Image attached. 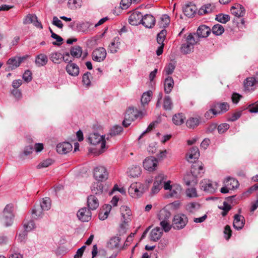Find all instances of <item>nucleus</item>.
Here are the masks:
<instances>
[{"label":"nucleus","instance_id":"f03ea898","mask_svg":"<svg viewBox=\"0 0 258 258\" xmlns=\"http://www.w3.org/2000/svg\"><path fill=\"white\" fill-rule=\"evenodd\" d=\"M88 141L92 145L100 146V154L103 152V149L105 148V140L103 136L97 133L91 134L88 138Z\"/></svg>","mask_w":258,"mask_h":258},{"label":"nucleus","instance_id":"4c0bfd02","mask_svg":"<svg viewBox=\"0 0 258 258\" xmlns=\"http://www.w3.org/2000/svg\"><path fill=\"white\" fill-rule=\"evenodd\" d=\"M152 96V92L148 91L143 93L141 98V104L143 106L147 105L150 101Z\"/></svg>","mask_w":258,"mask_h":258},{"label":"nucleus","instance_id":"8fccbe9b","mask_svg":"<svg viewBox=\"0 0 258 258\" xmlns=\"http://www.w3.org/2000/svg\"><path fill=\"white\" fill-rule=\"evenodd\" d=\"M123 131V128L121 126L114 125L110 130L109 134L111 136H115L120 134Z\"/></svg>","mask_w":258,"mask_h":258},{"label":"nucleus","instance_id":"a878e982","mask_svg":"<svg viewBox=\"0 0 258 258\" xmlns=\"http://www.w3.org/2000/svg\"><path fill=\"white\" fill-rule=\"evenodd\" d=\"M211 32L210 28L206 25H201L199 27L197 34L199 37H207L209 36Z\"/></svg>","mask_w":258,"mask_h":258},{"label":"nucleus","instance_id":"7c9ffc66","mask_svg":"<svg viewBox=\"0 0 258 258\" xmlns=\"http://www.w3.org/2000/svg\"><path fill=\"white\" fill-rule=\"evenodd\" d=\"M120 209L124 222H128L130 220V217L131 216V210L128 207L125 206H122Z\"/></svg>","mask_w":258,"mask_h":258},{"label":"nucleus","instance_id":"c03bdc74","mask_svg":"<svg viewBox=\"0 0 258 258\" xmlns=\"http://www.w3.org/2000/svg\"><path fill=\"white\" fill-rule=\"evenodd\" d=\"M70 53L73 57L79 58L82 53V48L79 46H75L71 48Z\"/></svg>","mask_w":258,"mask_h":258},{"label":"nucleus","instance_id":"79ce46f5","mask_svg":"<svg viewBox=\"0 0 258 258\" xmlns=\"http://www.w3.org/2000/svg\"><path fill=\"white\" fill-rule=\"evenodd\" d=\"M91 190L94 194H100L103 191V185L102 183L98 182L94 183L91 187Z\"/></svg>","mask_w":258,"mask_h":258},{"label":"nucleus","instance_id":"a18cd8bd","mask_svg":"<svg viewBox=\"0 0 258 258\" xmlns=\"http://www.w3.org/2000/svg\"><path fill=\"white\" fill-rule=\"evenodd\" d=\"M173 107V103L169 96H165L163 99V108L166 110H171Z\"/></svg>","mask_w":258,"mask_h":258},{"label":"nucleus","instance_id":"774afa93","mask_svg":"<svg viewBox=\"0 0 258 258\" xmlns=\"http://www.w3.org/2000/svg\"><path fill=\"white\" fill-rule=\"evenodd\" d=\"M232 231L230 226L226 225L224 228V237L226 240H228L231 236Z\"/></svg>","mask_w":258,"mask_h":258},{"label":"nucleus","instance_id":"b1692460","mask_svg":"<svg viewBox=\"0 0 258 258\" xmlns=\"http://www.w3.org/2000/svg\"><path fill=\"white\" fill-rule=\"evenodd\" d=\"M197 10V8L196 5L191 3L185 5L183 8V12L184 14L188 17L193 16L196 13Z\"/></svg>","mask_w":258,"mask_h":258},{"label":"nucleus","instance_id":"13d9d810","mask_svg":"<svg viewBox=\"0 0 258 258\" xmlns=\"http://www.w3.org/2000/svg\"><path fill=\"white\" fill-rule=\"evenodd\" d=\"M52 160L51 159H47L41 162L37 166L38 169L42 168H46L52 164Z\"/></svg>","mask_w":258,"mask_h":258},{"label":"nucleus","instance_id":"864d4df0","mask_svg":"<svg viewBox=\"0 0 258 258\" xmlns=\"http://www.w3.org/2000/svg\"><path fill=\"white\" fill-rule=\"evenodd\" d=\"M91 74L90 72H87L83 75L82 77V82L84 85H85L86 87H89L91 85Z\"/></svg>","mask_w":258,"mask_h":258},{"label":"nucleus","instance_id":"dca6fc26","mask_svg":"<svg viewBox=\"0 0 258 258\" xmlns=\"http://www.w3.org/2000/svg\"><path fill=\"white\" fill-rule=\"evenodd\" d=\"M230 11L232 15L238 18L243 17L245 12L244 8L238 4H235L232 6Z\"/></svg>","mask_w":258,"mask_h":258},{"label":"nucleus","instance_id":"39448f33","mask_svg":"<svg viewBox=\"0 0 258 258\" xmlns=\"http://www.w3.org/2000/svg\"><path fill=\"white\" fill-rule=\"evenodd\" d=\"M14 217L13 214V206L12 205H7L3 211V220L6 226L12 225Z\"/></svg>","mask_w":258,"mask_h":258},{"label":"nucleus","instance_id":"09e8293b","mask_svg":"<svg viewBox=\"0 0 258 258\" xmlns=\"http://www.w3.org/2000/svg\"><path fill=\"white\" fill-rule=\"evenodd\" d=\"M186 125L188 127L194 128L199 124V119L197 117H191L186 121Z\"/></svg>","mask_w":258,"mask_h":258},{"label":"nucleus","instance_id":"603ef678","mask_svg":"<svg viewBox=\"0 0 258 258\" xmlns=\"http://www.w3.org/2000/svg\"><path fill=\"white\" fill-rule=\"evenodd\" d=\"M216 20L221 23L225 24L230 20V16L226 14H219L216 15Z\"/></svg>","mask_w":258,"mask_h":258},{"label":"nucleus","instance_id":"c9c22d12","mask_svg":"<svg viewBox=\"0 0 258 258\" xmlns=\"http://www.w3.org/2000/svg\"><path fill=\"white\" fill-rule=\"evenodd\" d=\"M214 108L218 113L226 112L229 109V106L227 103H217L214 105Z\"/></svg>","mask_w":258,"mask_h":258},{"label":"nucleus","instance_id":"f704fd0d","mask_svg":"<svg viewBox=\"0 0 258 258\" xmlns=\"http://www.w3.org/2000/svg\"><path fill=\"white\" fill-rule=\"evenodd\" d=\"M170 216L171 214L168 211L165 209H163L159 211L158 214V218L160 222H162L163 221H164L169 220Z\"/></svg>","mask_w":258,"mask_h":258},{"label":"nucleus","instance_id":"e2e57ef3","mask_svg":"<svg viewBox=\"0 0 258 258\" xmlns=\"http://www.w3.org/2000/svg\"><path fill=\"white\" fill-rule=\"evenodd\" d=\"M23 80L28 83L32 79V73L30 70H26L23 75Z\"/></svg>","mask_w":258,"mask_h":258},{"label":"nucleus","instance_id":"e433bc0d","mask_svg":"<svg viewBox=\"0 0 258 258\" xmlns=\"http://www.w3.org/2000/svg\"><path fill=\"white\" fill-rule=\"evenodd\" d=\"M62 54L58 52H52L49 55L50 59L54 63H60L62 61Z\"/></svg>","mask_w":258,"mask_h":258},{"label":"nucleus","instance_id":"412c9836","mask_svg":"<svg viewBox=\"0 0 258 258\" xmlns=\"http://www.w3.org/2000/svg\"><path fill=\"white\" fill-rule=\"evenodd\" d=\"M72 149V146L69 142L59 143L56 146V151L59 154H66L68 152L71 151Z\"/></svg>","mask_w":258,"mask_h":258},{"label":"nucleus","instance_id":"423d86ee","mask_svg":"<svg viewBox=\"0 0 258 258\" xmlns=\"http://www.w3.org/2000/svg\"><path fill=\"white\" fill-rule=\"evenodd\" d=\"M188 219L184 214H177L175 215L173 220L172 226L174 229H181L186 225Z\"/></svg>","mask_w":258,"mask_h":258},{"label":"nucleus","instance_id":"bf43d9fd","mask_svg":"<svg viewBox=\"0 0 258 258\" xmlns=\"http://www.w3.org/2000/svg\"><path fill=\"white\" fill-rule=\"evenodd\" d=\"M200 205L197 203H191L186 206V209L190 212H194L196 209H199Z\"/></svg>","mask_w":258,"mask_h":258},{"label":"nucleus","instance_id":"37998d69","mask_svg":"<svg viewBox=\"0 0 258 258\" xmlns=\"http://www.w3.org/2000/svg\"><path fill=\"white\" fill-rule=\"evenodd\" d=\"M213 7L210 4H207L202 6L199 10L198 14L200 15H203L208 13H210L213 11Z\"/></svg>","mask_w":258,"mask_h":258},{"label":"nucleus","instance_id":"4468645a","mask_svg":"<svg viewBox=\"0 0 258 258\" xmlns=\"http://www.w3.org/2000/svg\"><path fill=\"white\" fill-rule=\"evenodd\" d=\"M106 51L103 47L96 49L92 52V58L97 62L103 61L106 57Z\"/></svg>","mask_w":258,"mask_h":258},{"label":"nucleus","instance_id":"bb28decb","mask_svg":"<svg viewBox=\"0 0 258 258\" xmlns=\"http://www.w3.org/2000/svg\"><path fill=\"white\" fill-rule=\"evenodd\" d=\"M120 238L118 236H115L111 237L109 240L107 242V246L108 248L114 249L118 248L119 246V242Z\"/></svg>","mask_w":258,"mask_h":258},{"label":"nucleus","instance_id":"69168bd1","mask_svg":"<svg viewBox=\"0 0 258 258\" xmlns=\"http://www.w3.org/2000/svg\"><path fill=\"white\" fill-rule=\"evenodd\" d=\"M229 128V125L228 123H224L220 124L218 127V131L219 134H222L226 132Z\"/></svg>","mask_w":258,"mask_h":258},{"label":"nucleus","instance_id":"5701e85b","mask_svg":"<svg viewBox=\"0 0 258 258\" xmlns=\"http://www.w3.org/2000/svg\"><path fill=\"white\" fill-rule=\"evenodd\" d=\"M88 209L91 210H96L99 206V202L97 198L93 196L90 195L87 199Z\"/></svg>","mask_w":258,"mask_h":258},{"label":"nucleus","instance_id":"4d7b16f0","mask_svg":"<svg viewBox=\"0 0 258 258\" xmlns=\"http://www.w3.org/2000/svg\"><path fill=\"white\" fill-rule=\"evenodd\" d=\"M170 23V18L167 15H163L161 18V22H160V27H166Z\"/></svg>","mask_w":258,"mask_h":258},{"label":"nucleus","instance_id":"aec40b11","mask_svg":"<svg viewBox=\"0 0 258 258\" xmlns=\"http://www.w3.org/2000/svg\"><path fill=\"white\" fill-rule=\"evenodd\" d=\"M200 156V152L197 147H192L189 151L186 156V159L189 162H194L198 159Z\"/></svg>","mask_w":258,"mask_h":258},{"label":"nucleus","instance_id":"6ab92c4d","mask_svg":"<svg viewBox=\"0 0 258 258\" xmlns=\"http://www.w3.org/2000/svg\"><path fill=\"white\" fill-rule=\"evenodd\" d=\"M142 14L138 11L134 12L128 18V22L132 25H138L141 24L142 19Z\"/></svg>","mask_w":258,"mask_h":258},{"label":"nucleus","instance_id":"473e14b6","mask_svg":"<svg viewBox=\"0 0 258 258\" xmlns=\"http://www.w3.org/2000/svg\"><path fill=\"white\" fill-rule=\"evenodd\" d=\"M111 206L110 205H105L103 207V209L99 214V218L101 220H105L108 216L111 210Z\"/></svg>","mask_w":258,"mask_h":258},{"label":"nucleus","instance_id":"1a4fd4ad","mask_svg":"<svg viewBox=\"0 0 258 258\" xmlns=\"http://www.w3.org/2000/svg\"><path fill=\"white\" fill-rule=\"evenodd\" d=\"M94 177L98 181H103L108 178V172L103 166H98L94 170Z\"/></svg>","mask_w":258,"mask_h":258},{"label":"nucleus","instance_id":"680f3d73","mask_svg":"<svg viewBox=\"0 0 258 258\" xmlns=\"http://www.w3.org/2000/svg\"><path fill=\"white\" fill-rule=\"evenodd\" d=\"M186 194L187 196L189 198H195L198 196L196 189L194 187L189 188L186 189Z\"/></svg>","mask_w":258,"mask_h":258},{"label":"nucleus","instance_id":"0e129e2a","mask_svg":"<svg viewBox=\"0 0 258 258\" xmlns=\"http://www.w3.org/2000/svg\"><path fill=\"white\" fill-rule=\"evenodd\" d=\"M27 232L28 231L25 229V230L20 232L17 237L18 241L22 242L25 241L27 237Z\"/></svg>","mask_w":258,"mask_h":258},{"label":"nucleus","instance_id":"2eb2a0df","mask_svg":"<svg viewBox=\"0 0 258 258\" xmlns=\"http://www.w3.org/2000/svg\"><path fill=\"white\" fill-rule=\"evenodd\" d=\"M77 217L82 222H88L91 218V213L87 208H82L77 213Z\"/></svg>","mask_w":258,"mask_h":258},{"label":"nucleus","instance_id":"0eeeda50","mask_svg":"<svg viewBox=\"0 0 258 258\" xmlns=\"http://www.w3.org/2000/svg\"><path fill=\"white\" fill-rule=\"evenodd\" d=\"M186 42L181 47V51L184 54H187L193 50L194 46L198 42L191 33H190L186 39Z\"/></svg>","mask_w":258,"mask_h":258},{"label":"nucleus","instance_id":"9d476101","mask_svg":"<svg viewBox=\"0 0 258 258\" xmlns=\"http://www.w3.org/2000/svg\"><path fill=\"white\" fill-rule=\"evenodd\" d=\"M200 187L201 189L207 192L213 193L216 191L217 186L216 183H213L210 180L205 179L200 182Z\"/></svg>","mask_w":258,"mask_h":258},{"label":"nucleus","instance_id":"ddd939ff","mask_svg":"<svg viewBox=\"0 0 258 258\" xmlns=\"http://www.w3.org/2000/svg\"><path fill=\"white\" fill-rule=\"evenodd\" d=\"M23 24L25 25L33 24L36 27L42 29V25L38 21L37 17L34 14H28L23 19Z\"/></svg>","mask_w":258,"mask_h":258},{"label":"nucleus","instance_id":"f257e3e1","mask_svg":"<svg viewBox=\"0 0 258 258\" xmlns=\"http://www.w3.org/2000/svg\"><path fill=\"white\" fill-rule=\"evenodd\" d=\"M204 173V168L202 164L200 165L196 163L192 165L191 168V172L184 177V179L187 185H194L197 183V177L198 176H201Z\"/></svg>","mask_w":258,"mask_h":258},{"label":"nucleus","instance_id":"5fc2aeb1","mask_svg":"<svg viewBox=\"0 0 258 258\" xmlns=\"http://www.w3.org/2000/svg\"><path fill=\"white\" fill-rule=\"evenodd\" d=\"M167 34L165 29H163L159 33L157 36V41L159 44H164L163 42Z\"/></svg>","mask_w":258,"mask_h":258},{"label":"nucleus","instance_id":"c756f323","mask_svg":"<svg viewBox=\"0 0 258 258\" xmlns=\"http://www.w3.org/2000/svg\"><path fill=\"white\" fill-rule=\"evenodd\" d=\"M48 62V57L46 55L41 53L36 56L35 64L38 67L44 66Z\"/></svg>","mask_w":258,"mask_h":258},{"label":"nucleus","instance_id":"58836bf2","mask_svg":"<svg viewBox=\"0 0 258 258\" xmlns=\"http://www.w3.org/2000/svg\"><path fill=\"white\" fill-rule=\"evenodd\" d=\"M44 210L39 205L35 206L32 210V217L34 219L41 218L42 217Z\"/></svg>","mask_w":258,"mask_h":258},{"label":"nucleus","instance_id":"72a5a7b5","mask_svg":"<svg viewBox=\"0 0 258 258\" xmlns=\"http://www.w3.org/2000/svg\"><path fill=\"white\" fill-rule=\"evenodd\" d=\"M174 85V81L172 77H168L164 82V90L167 94L169 93Z\"/></svg>","mask_w":258,"mask_h":258},{"label":"nucleus","instance_id":"f8f14e48","mask_svg":"<svg viewBox=\"0 0 258 258\" xmlns=\"http://www.w3.org/2000/svg\"><path fill=\"white\" fill-rule=\"evenodd\" d=\"M158 160L154 157H149L145 159L143 162V166L146 170L153 171L157 166Z\"/></svg>","mask_w":258,"mask_h":258},{"label":"nucleus","instance_id":"49530a36","mask_svg":"<svg viewBox=\"0 0 258 258\" xmlns=\"http://www.w3.org/2000/svg\"><path fill=\"white\" fill-rule=\"evenodd\" d=\"M141 173V167L139 166H133L130 169L129 175L133 177H136Z\"/></svg>","mask_w":258,"mask_h":258},{"label":"nucleus","instance_id":"393cba45","mask_svg":"<svg viewBox=\"0 0 258 258\" xmlns=\"http://www.w3.org/2000/svg\"><path fill=\"white\" fill-rule=\"evenodd\" d=\"M67 72L72 76H77L79 73V67L74 63H71L66 66Z\"/></svg>","mask_w":258,"mask_h":258},{"label":"nucleus","instance_id":"6e6552de","mask_svg":"<svg viewBox=\"0 0 258 258\" xmlns=\"http://www.w3.org/2000/svg\"><path fill=\"white\" fill-rule=\"evenodd\" d=\"M167 176L163 173H159L155 178L153 186L151 190V193L156 194L158 193L163 187V183H166Z\"/></svg>","mask_w":258,"mask_h":258},{"label":"nucleus","instance_id":"4be33fe9","mask_svg":"<svg viewBox=\"0 0 258 258\" xmlns=\"http://www.w3.org/2000/svg\"><path fill=\"white\" fill-rule=\"evenodd\" d=\"M255 83V79L254 77L247 78L243 82L244 91L248 92L253 91L254 90L253 86Z\"/></svg>","mask_w":258,"mask_h":258},{"label":"nucleus","instance_id":"de8ad7c7","mask_svg":"<svg viewBox=\"0 0 258 258\" xmlns=\"http://www.w3.org/2000/svg\"><path fill=\"white\" fill-rule=\"evenodd\" d=\"M44 211H48L51 207V200L49 198L45 197L39 205Z\"/></svg>","mask_w":258,"mask_h":258},{"label":"nucleus","instance_id":"2f4dec72","mask_svg":"<svg viewBox=\"0 0 258 258\" xmlns=\"http://www.w3.org/2000/svg\"><path fill=\"white\" fill-rule=\"evenodd\" d=\"M224 185L229 188L230 190H232L237 188L238 186V181L233 178L227 177L224 182Z\"/></svg>","mask_w":258,"mask_h":258},{"label":"nucleus","instance_id":"6e6d98bb","mask_svg":"<svg viewBox=\"0 0 258 258\" xmlns=\"http://www.w3.org/2000/svg\"><path fill=\"white\" fill-rule=\"evenodd\" d=\"M160 225L162 227L161 229L162 230V231H164L165 232L169 231L171 227H172V224L171 225L170 224L169 220L160 222Z\"/></svg>","mask_w":258,"mask_h":258},{"label":"nucleus","instance_id":"a211bd4d","mask_svg":"<svg viewBox=\"0 0 258 258\" xmlns=\"http://www.w3.org/2000/svg\"><path fill=\"white\" fill-rule=\"evenodd\" d=\"M245 219L243 216L239 214H235L234 216L233 226L235 229L241 230L243 227Z\"/></svg>","mask_w":258,"mask_h":258},{"label":"nucleus","instance_id":"20e7f679","mask_svg":"<svg viewBox=\"0 0 258 258\" xmlns=\"http://www.w3.org/2000/svg\"><path fill=\"white\" fill-rule=\"evenodd\" d=\"M145 191V187L140 182L133 183L128 188V193L134 198L141 197Z\"/></svg>","mask_w":258,"mask_h":258},{"label":"nucleus","instance_id":"9b49d317","mask_svg":"<svg viewBox=\"0 0 258 258\" xmlns=\"http://www.w3.org/2000/svg\"><path fill=\"white\" fill-rule=\"evenodd\" d=\"M26 58L25 56H23L13 57L9 58L7 62L8 65L7 71H10L17 68Z\"/></svg>","mask_w":258,"mask_h":258},{"label":"nucleus","instance_id":"338daca9","mask_svg":"<svg viewBox=\"0 0 258 258\" xmlns=\"http://www.w3.org/2000/svg\"><path fill=\"white\" fill-rule=\"evenodd\" d=\"M175 68V66L174 63L170 62L165 67V71L167 75H170L173 73Z\"/></svg>","mask_w":258,"mask_h":258},{"label":"nucleus","instance_id":"c85d7f7f","mask_svg":"<svg viewBox=\"0 0 258 258\" xmlns=\"http://www.w3.org/2000/svg\"><path fill=\"white\" fill-rule=\"evenodd\" d=\"M162 234V230L159 227L155 228L151 231L150 234L151 240L153 241H158L161 237Z\"/></svg>","mask_w":258,"mask_h":258},{"label":"nucleus","instance_id":"3c124183","mask_svg":"<svg viewBox=\"0 0 258 258\" xmlns=\"http://www.w3.org/2000/svg\"><path fill=\"white\" fill-rule=\"evenodd\" d=\"M212 31L215 35H220L224 32V28L221 25L216 24L213 26Z\"/></svg>","mask_w":258,"mask_h":258},{"label":"nucleus","instance_id":"f3484780","mask_svg":"<svg viewBox=\"0 0 258 258\" xmlns=\"http://www.w3.org/2000/svg\"><path fill=\"white\" fill-rule=\"evenodd\" d=\"M155 18L152 15L146 14L142 17L141 24L146 28H151L155 25Z\"/></svg>","mask_w":258,"mask_h":258},{"label":"nucleus","instance_id":"cd10ccee","mask_svg":"<svg viewBox=\"0 0 258 258\" xmlns=\"http://www.w3.org/2000/svg\"><path fill=\"white\" fill-rule=\"evenodd\" d=\"M120 45L119 38L118 37H115L108 46V50L110 53H115L118 51Z\"/></svg>","mask_w":258,"mask_h":258},{"label":"nucleus","instance_id":"a19ab883","mask_svg":"<svg viewBox=\"0 0 258 258\" xmlns=\"http://www.w3.org/2000/svg\"><path fill=\"white\" fill-rule=\"evenodd\" d=\"M185 117L182 113L175 114L172 118L173 123L177 125H181L184 122Z\"/></svg>","mask_w":258,"mask_h":258},{"label":"nucleus","instance_id":"7ed1b4c3","mask_svg":"<svg viewBox=\"0 0 258 258\" xmlns=\"http://www.w3.org/2000/svg\"><path fill=\"white\" fill-rule=\"evenodd\" d=\"M164 188L166 190H169L168 197L179 198L181 194V187L180 185L174 184L170 185V181H168L164 184Z\"/></svg>","mask_w":258,"mask_h":258},{"label":"nucleus","instance_id":"052dcab7","mask_svg":"<svg viewBox=\"0 0 258 258\" xmlns=\"http://www.w3.org/2000/svg\"><path fill=\"white\" fill-rule=\"evenodd\" d=\"M35 223L33 220H30L27 223H25L24 227L27 231H30L35 228Z\"/></svg>","mask_w":258,"mask_h":258},{"label":"nucleus","instance_id":"ea45409f","mask_svg":"<svg viewBox=\"0 0 258 258\" xmlns=\"http://www.w3.org/2000/svg\"><path fill=\"white\" fill-rule=\"evenodd\" d=\"M137 110H135L134 107H130L126 111L124 117L134 120L138 117Z\"/></svg>","mask_w":258,"mask_h":258}]
</instances>
